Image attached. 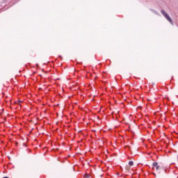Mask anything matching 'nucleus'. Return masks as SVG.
<instances>
[{"label":"nucleus","instance_id":"20e7f679","mask_svg":"<svg viewBox=\"0 0 178 178\" xmlns=\"http://www.w3.org/2000/svg\"><path fill=\"white\" fill-rule=\"evenodd\" d=\"M152 12H153V13L155 15H158V12H156L155 10H152Z\"/></svg>","mask_w":178,"mask_h":178},{"label":"nucleus","instance_id":"7ed1b4c3","mask_svg":"<svg viewBox=\"0 0 178 178\" xmlns=\"http://www.w3.org/2000/svg\"><path fill=\"white\" fill-rule=\"evenodd\" d=\"M129 165L130 166H133V165H134V163L133 161H129Z\"/></svg>","mask_w":178,"mask_h":178},{"label":"nucleus","instance_id":"f257e3e1","mask_svg":"<svg viewBox=\"0 0 178 178\" xmlns=\"http://www.w3.org/2000/svg\"><path fill=\"white\" fill-rule=\"evenodd\" d=\"M161 13L163 15V16L165 17V19H167V20H168V22H170V24H173V21L172 20V18H170L169 15H168V13L166 12H165V10H161Z\"/></svg>","mask_w":178,"mask_h":178},{"label":"nucleus","instance_id":"f03ea898","mask_svg":"<svg viewBox=\"0 0 178 178\" xmlns=\"http://www.w3.org/2000/svg\"><path fill=\"white\" fill-rule=\"evenodd\" d=\"M152 165L154 166V168H156V170H159L161 169V168L158 165V163L157 162H154L152 163Z\"/></svg>","mask_w":178,"mask_h":178}]
</instances>
